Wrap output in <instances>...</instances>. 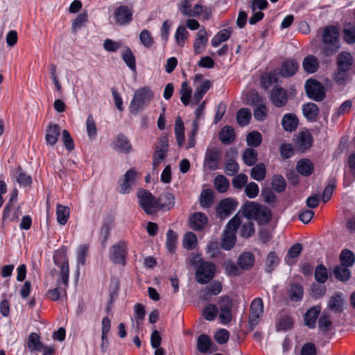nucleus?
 I'll list each match as a JSON object with an SVG mask.
<instances>
[{
	"label": "nucleus",
	"mask_w": 355,
	"mask_h": 355,
	"mask_svg": "<svg viewBox=\"0 0 355 355\" xmlns=\"http://www.w3.org/2000/svg\"><path fill=\"white\" fill-rule=\"evenodd\" d=\"M302 249L303 248L301 243H297L292 245L285 257V261L289 265L293 264L294 262L291 261V259L297 257L302 252Z\"/></svg>",
	"instance_id": "nucleus-49"
},
{
	"label": "nucleus",
	"mask_w": 355,
	"mask_h": 355,
	"mask_svg": "<svg viewBox=\"0 0 355 355\" xmlns=\"http://www.w3.org/2000/svg\"><path fill=\"white\" fill-rule=\"evenodd\" d=\"M60 135V127L53 123H50L46 130L45 140L47 145L54 146L58 140V137Z\"/></svg>",
	"instance_id": "nucleus-20"
},
{
	"label": "nucleus",
	"mask_w": 355,
	"mask_h": 355,
	"mask_svg": "<svg viewBox=\"0 0 355 355\" xmlns=\"http://www.w3.org/2000/svg\"><path fill=\"white\" fill-rule=\"evenodd\" d=\"M192 89L189 86L187 82H183L181 85L180 94L181 95L180 100L184 105H187L190 103Z\"/></svg>",
	"instance_id": "nucleus-53"
},
{
	"label": "nucleus",
	"mask_w": 355,
	"mask_h": 355,
	"mask_svg": "<svg viewBox=\"0 0 355 355\" xmlns=\"http://www.w3.org/2000/svg\"><path fill=\"white\" fill-rule=\"evenodd\" d=\"M302 112L304 117L310 122L316 121L320 110L318 105L313 103H308L302 106Z\"/></svg>",
	"instance_id": "nucleus-26"
},
{
	"label": "nucleus",
	"mask_w": 355,
	"mask_h": 355,
	"mask_svg": "<svg viewBox=\"0 0 355 355\" xmlns=\"http://www.w3.org/2000/svg\"><path fill=\"white\" fill-rule=\"evenodd\" d=\"M69 208L60 204L57 205L56 216L58 222L62 225H65L69 217Z\"/></svg>",
	"instance_id": "nucleus-41"
},
{
	"label": "nucleus",
	"mask_w": 355,
	"mask_h": 355,
	"mask_svg": "<svg viewBox=\"0 0 355 355\" xmlns=\"http://www.w3.org/2000/svg\"><path fill=\"white\" fill-rule=\"evenodd\" d=\"M114 148L121 153H129L132 150V145L128 137L122 134H119L113 141Z\"/></svg>",
	"instance_id": "nucleus-21"
},
{
	"label": "nucleus",
	"mask_w": 355,
	"mask_h": 355,
	"mask_svg": "<svg viewBox=\"0 0 355 355\" xmlns=\"http://www.w3.org/2000/svg\"><path fill=\"white\" fill-rule=\"evenodd\" d=\"M278 263L279 259L276 253L273 251L270 252L266 261V272L271 273Z\"/></svg>",
	"instance_id": "nucleus-56"
},
{
	"label": "nucleus",
	"mask_w": 355,
	"mask_h": 355,
	"mask_svg": "<svg viewBox=\"0 0 355 355\" xmlns=\"http://www.w3.org/2000/svg\"><path fill=\"white\" fill-rule=\"evenodd\" d=\"M304 88L307 96L315 101H322L326 96L324 87L317 80L308 79L305 83Z\"/></svg>",
	"instance_id": "nucleus-8"
},
{
	"label": "nucleus",
	"mask_w": 355,
	"mask_h": 355,
	"mask_svg": "<svg viewBox=\"0 0 355 355\" xmlns=\"http://www.w3.org/2000/svg\"><path fill=\"white\" fill-rule=\"evenodd\" d=\"M251 119V112L248 108L240 109L236 114V120L241 126L247 125Z\"/></svg>",
	"instance_id": "nucleus-50"
},
{
	"label": "nucleus",
	"mask_w": 355,
	"mask_h": 355,
	"mask_svg": "<svg viewBox=\"0 0 355 355\" xmlns=\"http://www.w3.org/2000/svg\"><path fill=\"white\" fill-rule=\"evenodd\" d=\"M344 299L343 293H335L329 299L328 307L335 313H341L343 311Z\"/></svg>",
	"instance_id": "nucleus-27"
},
{
	"label": "nucleus",
	"mask_w": 355,
	"mask_h": 355,
	"mask_svg": "<svg viewBox=\"0 0 355 355\" xmlns=\"http://www.w3.org/2000/svg\"><path fill=\"white\" fill-rule=\"evenodd\" d=\"M212 345L211 338L206 334H201L197 341V347L200 352L206 353Z\"/></svg>",
	"instance_id": "nucleus-47"
},
{
	"label": "nucleus",
	"mask_w": 355,
	"mask_h": 355,
	"mask_svg": "<svg viewBox=\"0 0 355 355\" xmlns=\"http://www.w3.org/2000/svg\"><path fill=\"white\" fill-rule=\"evenodd\" d=\"M236 243V234L232 232H224L221 241V247L225 250H230Z\"/></svg>",
	"instance_id": "nucleus-48"
},
{
	"label": "nucleus",
	"mask_w": 355,
	"mask_h": 355,
	"mask_svg": "<svg viewBox=\"0 0 355 355\" xmlns=\"http://www.w3.org/2000/svg\"><path fill=\"white\" fill-rule=\"evenodd\" d=\"M139 205L147 214H154L157 211V198L148 190L139 189L137 193Z\"/></svg>",
	"instance_id": "nucleus-7"
},
{
	"label": "nucleus",
	"mask_w": 355,
	"mask_h": 355,
	"mask_svg": "<svg viewBox=\"0 0 355 355\" xmlns=\"http://www.w3.org/2000/svg\"><path fill=\"white\" fill-rule=\"evenodd\" d=\"M137 172L135 169L130 168L126 171L122 182L119 183L120 193H128L136 180Z\"/></svg>",
	"instance_id": "nucleus-18"
},
{
	"label": "nucleus",
	"mask_w": 355,
	"mask_h": 355,
	"mask_svg": "<svg viewBox=\"0 0 355 355\" xmlns=\"http://www.w3.org/2000/svg\"><path fill=\"white\" fill-rule=\"evenodd\" d=\"M266 166L263 163H259L254 165V167L251 169L250 176L255 180L261 181L266 177Z\"/></svg>",
	"instance_id": "nucleus-46"
},
{
	"label": "nucleus",
	"mask_w": 355,
	"mask_h": 355,
	"mask_svg": "<svg viewBox=\"0 0 355 355\" xmlns=\"http://www.w3.org/2000/svg\"><path fill=\"white\" fill-rule=\"evenodd\" d=\"M214 202V195L211 189H205L202 191L200 197V205L204 208L209 207Z\"/></svg>",
	"instance_id": "nucleus-51"
},
{
	"label": "nucleus",
	"mask_w": 355,
	"mask_h": 355,
	"mask_svg": "<svg viewBox=\"0 0 355 355\" xmlns=\"http://www.w3.org/2000/svg\"><path fill=\"white\" fill-rule=\"evenodd\" d=\"M87 132L90 139L96 138L97 135L96 125L94 119L92 114H89L86 121Z\"/></svg>",
	"instance_id": "nucleus-60"
},
{
	"label": "nucleus",
	"mask_w": 355,
	"mask_h": 355,
	"mask_svg": "<svg viewBox=\"0 0 355 355\" xmlns=\"http://www.w3.org/2000/svg\"><path fill=\"white\" fill-rule=\"evenodd\" d=\"M299 68V64L297 61L292 59H287L277 69L279 74L283 77H291L294 76Z\"/></svg>",
	"instance_id": "nucleus-16"
},
{
	"label": "nucleus",
	"mask_w": 355,
	"mask_h": 355,
	"mask_svg": "<svg viewBox=\"0 0 355 355\" xmlns=\"http://www.w3.org/2000/svg\"><path fill=\"white\" fill-rule=\"evenodd\" d=\"M249 324L255 327L260 321L263 313V303L260 297L254 298L250 306Z\"/></svg>",
	"instance_id": "nucleus-11"
},
{
	"label": "nucleus",
	"mask_w": 355,
	"mask_h": 355,
	"mask_svg": "<svg viewBox=\"0 0 355 355\" xmlns=\"http://www.w3.org/2000/svg\"><path fill=\"white\" fill-rule=\"evenodd\" d=\"M221 159V152L217 147H208L207 148L203 165L204 167L209 171H216Z\"/></svg>",
	"instance_id": "nucleus-9"
},
{
	"label": "nucleus",
	"mask_w": 355,
	"mask_h": 355,
	"mask_svg": "<svg viewBox=\"0 0 355 355\" xmlns=\"http://www.w3.org/2000/svg\"><path fill=\"white\" fill-rule=\"evenodd\" d=\"M237 262L241 269L250 270L254 265V256L250 252H243L239 257Z\"/></svg>",
	"instance_id": "nucleus-30"
},
{
	"label": "nucleus",
	"mask_w": 355,
	"mask_h": 355,
	"mask_svg": "<svg viewBox=\"0 0 355 355\" xmlns=\"http://www.w3.org/2000/svg\"><path fill=\"white\" fill-rule=\"evenodd\" d=\"M338 37L339 32L336 26H329L324 28L322 35V53L324 55L331 56L338 51L340 47Z\"/></svg>",
	"instance_id": "nucleus-3"
},
{
	"label": "nucleus",
	"mask_w": 355,
	"mask_h": 355,
	"mask_svg": "<svg viewBox=\"0 0 355 355\" xmlns=\"http://www.w3.org/2000/svg\"><path fill=\"white\" fill-rule=\"evenodd\" d=\"M313 141L311 134L308 130L303 131L297 137L296 147L300 152L304 153L311 147Z\"/></svg>",
	"instance_id": "nucleus-19"
},
{
	"label": "nucleus",
	"mask_w": 355,
	"mask_h": 355,
	"mask_svg": "<svg viewBox=\"0 0 355 355\" xmlns=\"http://www.w3.org/2000/svg\"><path fill=\"white\" fill-rule=\"evenodd\" d=\"M237 206V202L231 198H225L220 201L216 207L217 214L221 218L230 216Z\"/></svg>",
	"instance_id": "nucleus-15"
},
{
	"label": "nucleus",
	"mask_w": 355,
	"mask_h": 355,
	"mask_svg": "<svg viewBox=\"0 0 355 355\" xmlns=\"http://www.w3.org/2000/svg\"><path fill=\"white\" fill-rule=\"evenodd\" d=\"M189 37V32L184 26H179L175 33V40L179 47H183Z\"/></svg>",
	"instance_id": "nucleus-40"
},
{
	"label": "nucleus",
	"mask_w": 355,
	"mask_h": 355,
	"mask_svg": "<svg viewBox=\"0 0 355 355\" xmlns=\"http://www.w3.org/2000/svg\"><path fill=\"white\" fill-rule=\"evenodd\" d=\"M122 60L126 65L133 71H136V59L132 51L129 47H125L121 53Z\"/></svg>",
	"instance_id": "nucleus-39"
},
{
	"label": "nucleus",
	"mask_w": 355,
	"mask_h": 355,
	"mask_svg": "<svg viewBox=\"0 0 355 355\" xmlns=\"http://www.w3.org/2000/svg\"><path fill=\"white\" fill-rule=\"evenodd\" d=\"M230 186L228 179L224 175H218L214 180V187L219 193L225 192Z\"/></svg>",
	"instance_id": "nucleus-54"
},
{
	"label": "nucleus",
	"mask_w": 355,
	"mask_h": 355,
	"mask_svg": "<svg viewBox=\"0 0 355 355\" xmlns=\"http://www.w3.org/2000/svg\"><path fill=\"white\" fill-rule=\"evenodd\" d=\"M242 159L245 164L252 166L255 165L258 159L257 151L252 148H248L243 151Z\"/></svg>",
	"instance_id": "nucleus-36"
},
{
	"label": "nucleus",
	"mask_w": 355,
	"mask_h": 355,
	"mask_svg": "<svg viewBox=\"0 0 355 355\" xmlns=\"http://www.w3.org/2000/svg\"><path fill=\"white\" fill-rule=\"evenodd\" d=\"M207 223V218L206 215L202 212H196L190 218V227L195 231L204 229Z\"/></svg>",
	"instance_id": "nucleus-22"
},
{
	"label": "nucleus",
	"mask_w": 355,
	"mask_h": 355,
	"mask_svg": "<svg viewBox=\"0 0 355 355\" xmlns=\"http://www.w3.org/2000/svg\"><path fill=\"white\" fill-rule=\"evenodd\" d=\"M339 259L340 265L349 267L352 266L355 261V255L351 250L344 249L341 251Z\"/></svg>",
	"instance_id": "nucleus-45"
},
{
	"label": "nucleus",
	"mask_w": 355,
	"mask_h": 355,
	"mask_svg": "<svg viewBox=\"0 0 355 355\" xmlns=\"http://www.w3.org/2000/svg\"><path fill=\"white\" fill-rule=\"evenodd\" d=\"M259 211L258 223L262 225L269 223L272 218L271 210L267 207L261 205Z\"/></svg>",
	"instance_id": "nucleus-61"
},
{
	"label": "nucleus",
	"mask_w": 355,
	"mask_h": 355,
	"mask_svg": "<svg viewBox=\"0 0 355 355\" xmlns=\"http://www.w3.org/2000/svg\"><path fill=\"white\" fill-rule=\"evenodd\" d=\"M208 35L205 27H202L198 32L193 42V51L195 54L201 53L206 48L208 42Z\"/></svg>",
	"instance_id": "nucleus-17"
},
{
	"label": "nucleus",
	"mask_w": 355,
	"mask_h": 355,
	"mask_svg": "<svg viewBox=\"0 0 355 355\" xmlns=\"http://www.w3.org/2000/svg\"><path fill=\"white\" fill-rule=\"evenodd\" d=\"M239 171V165L233 159H229L225 164V173L229 176H233Z\"/></svg>",
	"instance_id": "nucleus-64"
},
{
	"label": "nucleus",
	"mask_w": 355,
	"mask_h": 355,
	"mask_svg": "<svg viewBox=\"0 0 355 355\" xmlns=\"http://www.w3.org/2000/svg\"><path fill=\"white\" fill-rule=\"evenodd\" d=\"M293 324V320L291 317L284 315L279 318L276 324L277 331H287L292 328Z\"/></svg>",
	"instance_id": "nucleus-55"
},
{
	"label": "nucleus",
	"mask_w": 355,
	"mask_h": 355,
	"mask_svg": "<svg viewBox=\"0 0 355 355\" xmlns=\"http://www.w3.org/2000/svg\"><path fill=\"white\" fill-rule=\"evenodd\" d=\"M219 318L223 324H227L232 320V302L228 297L221 298L219 302Z\"/></svg>",
	"instance_id": "nucleus-13"
},
{
	"label": "nucleus",
	"mask_w": 355,
	"mask_h": 355,
	"mask_svg": "<svg viewBox=\"0 0 355 355\" xmlns=\"http://www.w3.org/2000/svg\"><path fill=\"white\" fill-rule=\"evenodd\" d=\"M261 205L255 202H248L243 206V214L248 219H252V216L259 211Z\"/></svg>",
	"instance_id": "nucleus-44"
},
{
	"label": "nucleus",
	"mask_w": 355,
	"mask_h": 355,
	"mask_svg": "<svg viewBox=\"0 0 355 355\" xmlns=\"http://www.w3.org/2000/svg\"><path fill=\"white\" fill-rule=\"evenodd\" d=\"M304 295V288L300 283H293L291 284L288 291L289 299L293 302H298L302 300Z\"/></svg>",
	"instance_id": "nucleus-33"
},
{
	"label": "nucleus",
	"mask_w": 355,
	"mask_h": 355,
	"mask_svg": "<svg viewBox=\"0 0 355 355\" xmlns=\"http://www.w3.org/2000/svg\"><path fill=\"white\" fill-rule=\"evenodd\" d=\"M153 93L148 87L139 88L135 92L130 105V112L137 115L140 110L144 108L152 100Z\"/></svg>",
	"instance_id": "nucleus-4"
},
{
	"label": "nucleus",
	"mask_w": 355,
	"mask_h": 355,
	"mask_svg": "<svg viewBox=\"0 0 355 355\" xmlns=\"http://www.w3.org/2000/svg\"><path fill=\"white\" fill-rule=\"evenodd\" d=\"M219 139L224 144H230L235 139L234 130L228 125L223 127L219 134Z\"/></svg>",
	"instance_id": "nucleus-37"
},
{
	"label": "nucleus",
	"mask_w": 355,
	"mask_h": 355,
	"mask_svg": "<svg viewBox=\"0 0 355 355\" xmlns=\"http://www.w3.org/2000/svg\"><path fill=\"white\" fill-rule=\"evenodd\" d=\"M232 29L225 28L217 33L211 40V45L214 47L218 46L222 42L227 41L231 36Z\"/></svg>",
	"instance_id": "nucleus-38"
},
{
	"label": "nucleus",
	"mask_w": 355,
	"mask_h": 355,
	"mask_svg": "<svg viewBox=\"0 0 355 355\" xmlns=\"http://www.w3.org/2000/svg\"><path fill=\"white\" fill-rule=\"evenodd\" d=\"M157 211L159 209L170 210L175 205V197L171 193H164L157 199Z\"/></svg>",
	"instance_id": "nucleus-23"
},
{
	"label": "nucleus",
	"mask_w": 355,
	"mask_h": 355,
	"mask_svg": "<svg viewBox=\"0 0 355 355\" xmlns=\"http://www.w3.org/2000/svg\"><path fill=\"white\" fill-rule=\"evenodd\" d=\"M218 309L215 304H208L203 311V316L207 320L211 321L214 320L218 313Z\"/></svg>",
	"instance_id": "nucleus-62"
},
{
	"label": "nucleus",
	"mask_w": 355,
	"mask_h": 355,
	"mask_svg": "<svg viewBox=\"0 0 355 355\" xmlns=\"http://www.w3.org/2000/svg\"><path fill=\"white\" fill-rule=\"evenodd\" d=\"M315 279L320 284H324L328 279V272L327 268L323 264H319L315 269Z\"/></svg>",
	"instance_id": "nucleus-52"
},
{
	"label": "nucleus",
	"mask_w": 355,
	"mask_h": 355,
	"mask_svg": "<svg viewBox=\"0 0 355 355\" xmlns=\"http://www.w3.org/2000/svg\"><path fill=\"white\" fill-rule=\"evenodd\" d=\"M20 216V207L15 205L6 204L3 211L1 226H6L7 222L17 221Z\"/></svg>",
	"instance_id": "nucleus-14"
},
{
	"label": "nucleus",
	"mask_w": 355,
	"mask_h": 355,
	"mask_svg": "<svg viewBox=\"0 0 355 355\" xmlns=\"http://www.w3.org/2000/svg\"><path fill=\"white\" fill-rule=\"evenodd\" d=\"M53 262L60 268V278L57 279V287L49 290L46 297L52 301H58L67 295L69 286V266L66 250H57L53 255Z\"/></svg>",
	"instance_id": "nucleus-1"
},
{
	"label": "nucleus",
	"mask_w": 355,
	"mask_h": 355,
	"mask_svg": "<svg viewBox=\"0 0 355 355\" xmlns=\"http://www.w3.org/2000/svg\"><path fill=\"white\" fill-rule=\"evenodd\" d=\"M178 240V234L173 230H168L166 233V248L171 254L175 252Z\"/></svg>",
	"instance_id": "nucleus-34"
},
{
	"label": "nucleus",
	"mask_w": 355,
	"mask_h": 355,
	"mask_svg": "<svg viewBox=\"0 0 355 355\" xmlns=\"http://www.w3.org/2000/svg\"><path fill=\"white\" fill-rule=\"evenodd\" d=\"M27 346L31 352H41L44 348L43 343L40 341L39 334L32 332L28 337Z\"/></svg>",
	"instance_id": "nucleus-32"
},
{
	"label": "nucleus",
	"mask_w": 355,
	"mask_h": 355,
	"mask_svg": "<svg viewBox=\"0 0 355 355\" xmlns=\"http://www.w3.org/2000/svg\"><path fill=\"white\" fill-rule=\"evenodd\" d=\"M127 254L126 243L124 241H120L112 246L110 257L114 263L124 266Z\"/></svg>",
	"instance_id": "nucleus-10"
},
{
	"label": "nucleus",
	"mask_w": 355,
	"mask_h": 355,
	"mask_svg": "<svg viewBox=\"0 0 355 355\" xmlns=\"http://www.w3.org/2000/svg\"><path fill=\"white\" fill-rule=\"evenodd\" d=\"M320 312V306H313L309 309L304 315V323L310 329L315 327V322Z\"/></svg>",
	"instance_id": "nucleus-29"
},
{
	"label": "nucleus",
	"mask_w": 355,
	"mask_h": 355,
	"mask_svg": "<svg viewBox=\"0 0 355 355\" xmlns=\"http://www.w3.org/2000/svg\"><path fill=\"white\" fill-rule=\"evenodd\" d=\"M352 66V55L345 51L340 53L337 57V69L333 73V79L338 85L344 86L349 82Z\"/></svg>",
	"instance_id": "nucleus-2"
},
{
	"label": "nucleus",
	"mask_w": 355,
	"mask_h": 355,
	"mask_svg": "<svg viewBox=\"0 0 355 355\" xmlns=\"http://www.w3.org/2000/svg\"><path fill=\"white\" fill-rule=\"evenodd\" d=\"M197 243V237L196 234L191 232L185 234L183 239V246L187 250H193Z\"/></svg>",
	"instance_id": "nucleus-58"
},
{
	"label": "nucleus",
	"mask_w": 355,
	"mask_h": 355,
	"mask_svg": "<svg viewBox=\"0 0 355 355\" xmlns=\"http://www.w3.org/2000/svg\"><path fill=\"white\" fill-rule=\"evenodd\" d=\"M254 233V226L252 222L243 223L240 229V234L243 238H250Z\"/></svg>",
	"instance_id": "nucleus-63"
},
{
	"label": "nucleus",
	"mask_w": 355,
	"mask_h": 355,
	"mask_svg": "<svg viewBox=\"0 0 355 355\" xmlns=\"http://www.w3.org/2000/svg\"><path fill=\"white\" fill-rule=\"evenodd\" d=\"M272 189L278 192H283L286 187V180L281 175H275L272 181Z\"/></svg>",
	"instance_id": "nucleus-57"
},
{
	"label": "nucleus",
	"mask_w": 355,
	"mask_h": 355,
	"mask_svg": "<svg viewBox=\"0 0 355 355\" xmlns=\"http://www.w3.org/2000/svg\"><path fill=\"white\" fill-rule=\"evenodd\" d=\"M175 133L178 146H182L184 141V127L180 117L175 120Z\"/></svg>",
	"instance_id": "nucleus-42"
},
{
	"label": "nucleus",
	"mask_w": 355,
	"mask_h": 355,
	"mask_svg": "<svg viewBox=\"0 0 355 355\" xmlns=\"http://www.w3.org/2000/svg\"><path fill=\"white\" fill-rule=\"evenodd\" d=\"M347 266L338 265L333 270L334 277L339 281L345 282L351 277V272Z\"/></svg>",
	"instance_id": "nucleus-35"
},
{
	"label": "nucleus",
	"mask_w": 355,
	"mask_h": 355,
	"mask_svg": "<svg viewBox=\"0 0 355 355\" xmlns=\"http://www.w3.org/2000/svg\"><path fill=\"white\" fill-rule=\"evenodd\" d=\"M299 124V120L297 116L293 113H287L284 115L282 119V125L287 132H293L295 131Z\"/></svg>",
	"instance_id": "nucleus-24"
},
{
	"label": "nucleus",
	"mask_w": 355,
	"mask_h": 355,
	"mask_svg": "<svg viewBox=\"0 0 355 355\" xmlns=\"http://www.w3.org/2000/svg\"><path fill=\"white\" fill-rule=\"evenodd\" d=\"M270 100L277 107L284 106L288 102L287 90L279 86L274 87L270 94Z\"/></svg>",
	"instance_id": "nucleus-12"
},
{
	"label": "nucleus",
	"mask_w": 355,
	"mask_h": 355,
	"mask_svg": "<svg viewBox=\"0 0 355 355\" xmlns=\"http://www.w3.org/2000/svg\"><path fill=\"white\" fill-rule=\"evenodd\" d=\"M113 24L116 26H125L133 19L132 6L120 5L115 8L112 13Z\"/></svg>",
	"instance_id": "nucleus-6"
},
{
	"label": "nucleus",
	"mask_w": 355,
	"mask_h": 355,
	"mask_svg": "<svg viewBox=\"0 0 355 355\" xmlns=\"http://www.w3.org/2000/svg\"><path fill=\"white\" fill-rule=\"evenodd\" d=\"M193 265L196 266V278L198 283L205 284L214 277L216 266L212 262L200 259L194 261Z\"/></svg>",
	"instance_id": "nucleus-5"
},
{
	"label": "nucleus",
	"mask_w": 355,
	"mask_h": 355,
	"mask_svg": "<svg viewBox=\"0 0 355 355\" xmlns=\"http://www.w3.org/2000/svg\"><path fill=\"white\" fill-rule=\"evenodd\" d=\"M320 67L318 59L313 55L305 57L302 62V67L308 73H313L316 72Z\"/></svg>",
	"instance_id": "nucleus-28"
},
{
	"label": "nucleus",
	"mask_w": 355,
	"mask_h": 355,
	"mask_svg": "<svg viewBox=\"0 0 355 355\" xmlns=\"http://www.w3.org/2000/svg\"><path fill=\"white\" fill-rule=\"evenodd\" d=\"M279 73L277 69L266 72L261 76V85L264 89H268L278 83Z\"/></svg>",
	"instance_id": "nucleus-25"
},
{
	"label": "nucleus",
	"mask_w": 355,
	"mask_h": 355,
	"mask_svg": "<svg viewBox=\"0 0 355 355\" xmlns=\"http://www.w3.org/2000/svg\"><path fill=\"white\" fill-rule=\"evenodd\" d=\"M141 44L147 49H150L154 44V40L149 31L144 29L139 34Z\"/></svg>",
	"instance_id": "nucleus-59"
},
{
	"label": "nucleus",
	"mask_w": 355,
	"mask_h": 355,
	"mask_svg": "<svg viewBox=\"0 0 355 355\" xmlns=\"http://www.w3.org/2000/svg\"><path fill=\"white\" fill-rule=\"evenodd\" d=\"M313 164L309 159H302L297 163V172L304 176L311 175L313 172Z\"/></svg>",
	"instance_id": "nucleus-31"
},
{
	"label": "nucleus",
	"mask_w": 355,
	"mask_h": 355,
	"mask_svg": "<svg viewBox=\"0 0 355 355\" xmlns=\"http://www.w3.org/2000/svg\"><path fill=\"white\" fill-rule=\"evenodd\" d=\"M263 137L261 134L258 131H252L246 136V142L248 146L251 148H257L259 146L262 142Z\"/></svg>",
	"instance_id": "nucleus-43"
}]
</instances>
